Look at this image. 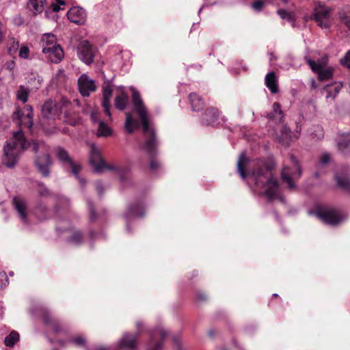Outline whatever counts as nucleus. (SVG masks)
I'll return each mask as SVG.
<instances>
[{"instance_id": "obj_1", "label": "nucleus", "mask_w": 350, "mask_h": 350, "mask_svg": "<svg viewBox=\"0 0 350 350\" xmlns=\"http://www.w3.org/2000/svg\"><path fill=\"white\" fill-rule=\"evenodd\" d=\"M29 147H31L33 151L37 154L35 164L38 171L43 176H48L49 167L52 164L49 155V147L42 141L27 142L23 133L21 131L14 132L12 138L4 147L5 165L10 168L14 167L21 152Z\"/></svg>"}, {"instance_id": "obj_2", "label": "nucleus", "mask_w": 350, "mask_h": 350, "mask_svg": "<svg viewBox=\"0 0 350 350\" xmlns=\"http://www.w3.org/2000/svg\"><path fill=\"white\" fill-rule=\"evenodd\" d=\"M250 174L254 182L255 190L260 195H264L270 200L278 199L283 201L278 180L273 178L269 167L259 165L256 171L254 170Z\"/></svg>"}, {"instance_id": "obj_3", "label": "nucleus", "mask_w": 350, "mask_h": 350, "mask_svg": "<svg viewBox=\"0 0 350 350\" xmlns=\"http://www.w3.org/2000/svg\"><path fill=\"white\" fill-rule=\"evenodd\" d=\"M134 107L142 122L143 133L146 137L144 150L150 155L154 153L157 142L154 129L150 126L146 108L143 104L139 93L134 88H131Z\"/></svg>"}, {"instance_id": "obj_4", "label": "nucleus", "mask_w": 350, "mask_h": 350, "mask_svg": "<svg viewBox=\"0 0 350 350\" xmlns=\"http://www.w3.org/2000/svg\"><path fill=\"white\" fill-rule=\"evenodd\" d=\"M90 162L96 172H100L104 170L114 171L122 180L129 173L128 170L118 165L106 164L102 158L100 150L95 144H92L90 146Z\"/></svg>"}, {"instance_id": "obj_5", "label": "nucleus", "mask_w": 350, "mask_h": 350, "mask_svg": "<svg viewBox=\"0 0 350 350\" xmlns=\"http://www.w3.org/2000/svg\"><path fill=\"white\" fill-rule=\"evenodd\" d=\"M70 105V102L62 97L59 102L53 100H46L42 107V115L44 118L55 119Z\"/></svg>"}, {"instance_id": "obj_6", "label": "nucleus", "mask_w": 350, "mask_h": 350, "mask_svg": "<svg viewBox=\"0 0 350 350\" xmlns=\"http://www.w3.org/2000/svg\"><path fill=\"white\" fill-rule=\"evenodd\" d=\"M307 63L311 70L317 75L319 80L326 81L332 77L334 68L328 64L327 56H324L317 61L308 59Z\"/></svg>"}, {"instance_id": "obj_7", "label": "nucleus", "mask_w": 350, "mask_h": 350, "mask_svg": "<svg viewBox=\"0 0 350 350\" xmlns=\"http://www.w3.org/2000/svg\"><path fill=\"white\" fill-rule=\"evenodd\" d=\"M331 11L330 8L317 2L314 5L312 15L308 16V18L314 20L321 28L328 29L331 23Z\"/></svg>"}, {"instance_id": "obj_8", "label": "nucleus", "mask_w": 350, "mask_h": 350, "mask_svg": "<svg viewBox=\"0 0 350 350\" xmlns=\"http://www.w3.org/2000/svg\"><path fill=\"white\" fill-rule=\"evenodd\" d=\"M308 213L316 216L323 223L332 226L339 224L342 219L336 210L325 206L319 207L314 211H310Z\"/></svg>"}, {"instance_id": "obj_9", "label": "nucleus", "mask_w": 350, "mask_h": 350, "mask_svg": "<svg viewBox=\"0 0 350 350\" xmlns=\"http://www.w3.org/2000/svg\"><path fill=\"white\" fill-rule=\"evenodd\" d=\"M291 161L293 170H291L289 167H284L282 172V178L284 182L288 184V188L293 189L295 188V180L301 176V171L298 161L294 156L291 157Z\"/></svg>"}, {"instance_id": "obj_10", "label": "nucleus", "mask_w": 350, "mask_h": 350, "mask_svg": "<svg viewBox=\"0 0 350 350\" xmlns=\"http://www.w3.org/2000/svg\"><path fill=\"white\" fill-rule=\"evenodd\" d=\"M96 48L88 40H81L77 46V56L86 65L93 63Z\"/></svg>"}, {"instance_id": "obj_11", "label": "nucleus", "mask_w": 350, "mask_h": 350, "mask_svg": "<svg viewBox=\"0 0 350 350\" xmlns=\"http://www.w3.org/2000/svg\"><path fill=\"white\" fill-rule=\"evenodd\" d=\"M56 155L60 161H62L65 165H68L71 169L72 173L77 178L79 179L80 183L83 185L85 183V180L79 176V173L81 170V166L79 163H75L69 156L68 152L62 147H58L56 149Z\"/></svg>"}, {"instance_id": "obj_12", "label": "nucleus", "mask_w": 350, "mask_h": 350, "mask_svg": "<svg viewBox=\"0 0 350 350\" xmlns=\"http://www.w3.org/2000/svg\"><path fill=\"white\" fill-rule=\"evenodd\" d=\"M14 118L18 120L21 126L27 127L29 130L33 126V109L31 106L25 105L21 109H17L14 113Z\"/></svg>"}, {"instance_id": "obj_13", "label": "nucleus", "mask_w": 350, "mask_h": 350, "mask_svg": "<svg viewBox=\"0 0 350 350\" xmlns=\"http://www.w3.org/2000/svg\"><path fill=\"white\" fill-rule=\"evenodd\" d=\"M167 336L166 332L162 327H158L150 333V338L147 345V350H161L163 340Z\"/></svg>"}, {"instance_id": "obj_14", "label": "nucleus", "mask_w": 350, "mask_h": 350, "mask_svg": "<svg viewBox=\"0 0 350 350\" xmlns=\"http://www.w3.org/2000/svg\"><path fill=\"white\" fill-rule=\"evenodd\" d=\"M13 206L21 222L27 225L29 224V211L26 201L22 198L15 197L13 199Z\"/></svg>"}, {"instance_id": "obj_15", "label": "nucleus", "mask_w": 350, "mask_h": 350, "mask_svg": "<svg viewBox=\"0 0 350 350\" xmlns=\"http://www.w3.org/2000/svg\"><path fill=\"white\" fill-rule=\"evenodd\" d=\"M79 90L83 96H90L91 92L96 90L95 82L87 75H81L78 79Z\"/></svg>"}, {"instance_id": "obj_16", "label": "nucleus", "mask_w": 350, "mask_h": 350, "mask_svg": "<svg viewBox=\"0 0 350 350\" xmlns=\"http://www.w3.org/2000/svg\"><path fill=\"white\" fill-rule=\"evenodd\" d=\"M42 53L45 57L53 63H59L64 58V53L60 46L43 48Z\"/></svg>"}, {"instance_id": "obj_17", "label": "nucleus", "mask_w": 350, "mask_h": 350, "mask_svg": "<svg viewBox=\"0 0 350 350\" xmlns=\"http://www.w3.org/2000/svg\"><path fill=\"white\" fill-rule=\"evenodd\" d=\"M68 18L74 23L78 25L83 24L86 21V12L80 7H73L67 12Z\"/></svg>"}, {"instance_id": "obj_18", "label": "nucleus", "mask_w": 350, "mask_h": 350, "mask_svg": "<svg viewBox=\"0 0 350 350\" xmlns=\"http://www.w3.org/2000/svg\"><path fill=\"white\" fill-rule=\"evenodd\" d=\"M137 334H125L120 340L119 348H125L126 350H137Z\"/></svg>"}, {"instance_id": "obj_19", "label": "nucleus", "mask_w": 350, "mask_h": 350, "mask_svg": "<svg viewBox=\"0 0 350 350\" xmlns=\"http://www.w3.org/2000/svg\"><path fill=\"white\" fill-rule=\"evenodd\" d=\"M342 88V84L340 82H335L334 83L327 85L323 88L325 93V98L327 102L334 101L336 97L339 94Z\"/></svg>"}, {"instance_id": "obj_20", "label": "nucleus", "mask_w": 350, "mask_h": 350, "mask_svg": "<svg viewBox=\"0 0 350 350\" xmlns=\"http://www.w3.org/2000/svg\"><path fill=\"white\" fill-rule=\"evenodd\" d=\"M336 144L341 152H350V133L339 134L336 139Z\"/></svg>"}, {"instance_id": "obj_21", "label": "nucleus", "mask_w": 350, "mask_h": 350, "mask_svg": "<svg viewBox=\"0 0 350 350\" xmlns=\"http://www.w3.org/2000/svg\"><path fill=\"white\" fill-rule=\"evenodd\" d=\"M142 208H144V206L142 204H135L129 206L125 214V217L127 221L134 217H143L145 214L144 212L139 211V210H141Z\"/></svg>"}, {"instance_id": "obj_22", "label": "nucleus", "mask_w": 350, "mask_h": 350, "mask_svg": "<svg viewBox=\"0 0 350 350\" xmlns=\"http://www.w3.org/2000/svg\"><path fill=\"white\" fill-rule=\"evenodd\" d=\"M279 127L281 133V135L279 137V141L281 143L288 145L290 142L293 141V138L297 139L298 137L297 135L293 137L291 131L286 125L281 124Z\"/></svg>"}, {"instance_id": "obj_23", "label": "nucleus", "mask_w": 350, "mask_h": 350, "mask_svg": "<svg viewBox=\"0 0 350 350\" xmlns=\"http://www.w3.org/2000/svg\"><path fill=\"white\" fill-rule=\"evenodd\" d=\"M112 94V89L110 85H107L103 90V102L102 105L104 108L105 113L111 117L110 109V98Z\"/></svg>"}, {"instance_id": "obj_24", "label": "nucleus", "mask_w": 350, "mask_h": 350, "mask_svg": "<svg viewBox=\"0 0 350 350\" xmlns=\"http://www.w3.org/2000/svg\"><path fill=\"white\" fill-rule=\"evenodd\" d=\"M218 119V111L215 108H208L202 116V122L206 124H213Z\"/></svg>"}, {"instance_id": "obj_25", "label": "nucleus", "mask_w": 350, "mask_h": 350, "mask_svg": "<svg viewBox=\"0 0 350 350\" xmlns=\"http://www.w3.org/2000/svg\"><path fill=\"white\" fill-rule=\"evenodd\" d=\"M265 81L266 86L271 93L276 94L278 92V79L273 72L267 73Z\"/></svg>"}, {"instance_id": "obj_26", "label": "nucleus", "mask_w": 350, "mask_h": 350, "mask_svg": "<svg viewBox=\"0 0 350 350\" xmlns=\"http://www.w3.org/2000/svg\"><path fill=\"white\" fill-rule=\"evenodd\" d=\"M189 100L192 111H199L204 107V103L202 98L196 93H191L189 95Z\"/></svg>"}, {"instance_id": "obj_27", "label": "nucleus", "mask_w": 350, "mask_h": 350, "mask_svg": "<svg viewBox=\"0 0 350 350\" xmlns=\"http://www.w3.org/2000/svg\"><path fill=\"white\" fill-rule=\"evenodd\" d=\"M335 178L337 182L338 186L347 191H350V178L348 176L347 174H342L337 172L335 175Z\"/></svg>"}, {"instance_id": "obj_28", "label": "nucleus", "mask_w": 350, "mask_h": 350, "mask_svg": "<svg viewBox=\"0 0 350 350\" xmlns=\"http://www.w3.org/2000/svg\"><path fill=\"white\" fill-rule=\"evenodd\" d=\"M283 117V112L281 109L280 104L278 103H274L273 104V111L267 115V118L269 120H273L275 122L281 123Z\"/></svg>"}, {"instance_id": "obj_29", "label": "nucleus", "mask_w": 350, "mask_h": 350, "mask_svg": "<svg viewBox=\"0 0 350 350\" xmlns=\"http://www.w3.org/2000/svg\"><path fill=\"white\" fill-rule=\"evenodd\" d=\"M46 0H29L27 7L34 14L41 13L44 9Z\"/></svg>"}, {"instance_id": "obj_30", "label": "nucleus", "mask_w": 350, "mask_h": 350, "mask_svg": "<svg viewBox=\"0 0 350 350\" xmlns=\"http://www.w3.org/2000/svg\"><path fill=\"white\" fill-rule=\"evenodd\" d=\"M248 164V159L245 155V152H242L237 162V170L241 177L245 180L247 177V174L245 172L246 165Z\"/></svg>"}, {"instance_id": "obj_31", "label": "nucleus", "mask_w": 350, "mask_h": 350, "mask_svg": "<svg viewBox=\"0 0 350 350\" xmlns=\"http://www.w3.org/2000/svg\"><path fill=\"white\" fill-rule=\"evenodd\" d=\"M42 48H51L56 46H60L56 42V37L54 34L48 33H44L41 39Z\"/></svg>"}, {"instance_id": "obj_32", "label": "nucleus", "mask_w": 350, "mask_h": 350, "mask_svg": "<svg viewBox=\"0 0 350 350\" xmlns=\"http://www.w3.org/2000/svg\"><path fill=\"white\" fill-rule=\"evenodd\" d=\"M124 128L129 133H132L135 129L139 128V122L133 118L132 114L130 113H126Z\"/></svg>"}, {"instance_id": "obj_33", "label": "nucleus", "mask_w": 350, "mask_h": 350, "mask_svg": "<svg viewBox=\"0 0 350 350\" xmlns=\"http://www.w3.org/2000/svg\"><path fill=\"white\" fill-rule=\"evenodd\" d=\"M26 79L27 82L31 85L32 88L38 89L40 87L42 79L37 73H28Z\"/></svg>"}, {"instance_id": "obj_34", "label": "nucleus", "mask_w": 350, "mask_h": 350, "mask_svg": "<svg viewBox=\"0 0 350 350\" xmlns=\"http://www.w3.org/2000/svg\"><path fill=\"white\" fill-rule=\"evenodd\" d=\"M112 134V129L103 121L98 122L97 135L107 137Z\"/></svg>"}, {"instance_id": "obj_35", "label": "nucleus", "mask_w": 350, "mask_h": 350, "mask_svg": "<svg viewBox=\"0 0 350 350\" xmlns=\"http://www.w3.org/2000/svg\"><path fill=\"white\" fill-rule=\"evenodd\" d=\"M127 104L128 97L124 92H122L120 94L116 96L115 99V106L118 109H124Z\"/></svg>"}, {"instance_id": "obj_36", "label": "nucleus", "mask_w": 350, "mask_h": 350, "mask_svg": "<svg viewBox=\"0 0 350 350\" xmlns=\"http://www.w3.org/2000/svg\"><path fill=\"white\" fill-rule=\"evenodd\" d=\"M341 22L350 29V6H345L339 13Z\"/></svg>"}, {"instance_id": "obj_37", "label": "nucleus", "mask_w": 350, "mask_h": 350, "mask_svg": "<svg viewBox=\"0 0 350 350\" xmlns=\"http://www.w3.org/2000/svg\"><path fill=\"white\" fill-rule=\"evenodd\" d=\"M29 94V90L28 88L24 85H20L16 93V98L25 103L27 100Z\"/></svg>"}, {"instance_id": "obj_38", "label": "nucleus", "mask_w": 350, "mask_h": 350, "mask_svg": "<svg viewBox=\"0 0 350 350\" xmlns=\"http://www.w3.org/2000/svg\"><path fill=\"white\" fill-rule=\"evenodd\" d=\"M19 340V334L16 331H12L4 340L5 346L12 347Z\"/></svg>"}, {"instance_id": "obj_39", "label": "nucleus", "mask_w": 350, "mask_h": 350, "mask_svg": "<svg viewBox=\"0 0 350 350\" xmlns=\"http://www.w3.org/2000/svg\"><path fill=\"white\" fill-rule=\"evenodd\" d=\"M82 241L83 235L79 231L75 232L69 239V241L74 245H78L81 243Z\"/></svg>"}, {"instance_id": "obj_40", "label": "nucleus", "mask_w": 350, "mask_h": 350, "mask_svg": "<svg viewBox=\"0 0 350 350\" xmlns=\"http://www.w3.org/2000/svg\"><path fill=\"white\" fill-rule=\"evenodd\" d=\"M70 341L76 346L86 347V340L85 338L81 335L72 338Z\"/></svg>"}, {"instance_id": "obj_41", "label": "nucleus", "mask_w": 350, "mask_h": 350, "mask_svg": "<svg viewBox=\"0 0 350 350\" xmlns=\"http://www.w3.org/2000/svg\"><path fill=\"white\" fill-rule=\"evenodd\" d=\"M312 138L321 139L324 137V132L321 126H317L314 128V132L311 133Z\"/></svg>"}, {"instance_id": "obj_42", "label": "nucleus", "mask_w": 350, "mask_h": 350, "mask_svg": "<svg viewBox=\"0 0 350 350\" xmlns=\"http://www.w3.org/2000/svg\"><path fill=\"white\" fill-rule=\"evenodd\" d=\"M70 204L69 200L66 197H61L59 200L58 204L55 206V212H58L61 208L60 205H63V208L66 209Z\"/></svg>"}, {"instance_id": "obj_43", "label": "nucleus", "mask_w": 350, "mask_h": 350, "mask_svg": "<svg viewBox=\"0 0 350 350\" xmlns=\"http://www.w3.org/2000/svg\"><path fill=\"white\" fill-rule=\"evenodd\" d=\"M340 64L350 70V50L348 51L344 57L340 59Z\"/></svg>"}, {"instance_id": "obj_44", "label": "nucleus", "mask_w": 350, "mask_h": 350, "mask_svg": "<svg viewBox=\"0 0 350 350\" xmlns=\"http://www.w3.org/2000/svg\"><path fill=\"white\" fill-rule=\"evenodd\" d=\"M70 226V222L68 221L59 219L57 224V230L58 231H64L68 229Z\"/></svg>"}, {"instance_id": "obj_45", "label": "nucleus", "mask_w": 350, "mask_h": 350, "mask_svg": "<svg viewBox=\"0 0 350 350\" xmlns=\"http://www.w3.org/2000/svg\"><path fill=\"white\" fill-rule=\"evenodd\" d=\"M55 3L52 2L51 4V5L53 7V10L54 12H58L63 9V7L65 5V2L62 0H55Z\"/></svg>"}, {"instance_id": "obj_46", "label": "nucleus", "mask_w": 350, "mask_h": 350, "mask_svg": "<svg viewBox=\"0 0 350 350\" xmlns=\"http://www.w3.org/2000/svg\"><path fill=\"white\" fill-rule=\"evenodd\" d=\"M331 160V155L329 153L323 154L319 159V165L321 166H324Z\"/></svg>"}, {"instance_id": "obj_47", "label": "nucleus", "mask_w": 350, "mask_h": 350, "mask_svg": "<svg viewBox=\"0 0 350 350\" xmlns=\"http://www.w3.org/2000/svg\"><path fill=\"white\" fill-rule=\"evenodd\" d=\"M264 4V1L261 0H256L252 3V8H253L254 10L256 12H260L262 10Z\"/></svg>"}, {"instance_id": "obj_48", "label": "nucleus", "mask_w": 350, "mask_h": 350, "mask_svg": "<svg viewBox=\"0 0 350 350\" xmlns=\"http://www.w3.org/2000/svg\"><path fill=\"white\" fill-rule=\"evenodd\" d=\"M29 50L26 46H23L19 50V57L23 59H27L29 57Z\"/></svg>"}, {"instance_id": "obj_49", "label": "nucleus", "mask_w": 350, "mask_h": 350, "mask_svg": "<svg viewBox=\"0 0 350 350\" xmlns=\"http://www.w3.org/2000/svg\"><path fill=\"white\" fill-rule=\"evenodd\" d=\"M38 191L40 196H45L49 195V189L43 184L38 183Z\"/></svg>"}, {"instance_id": "obj_50", "label": "nucleus", "mask_w": 350, "mask_h": 350, "mask_svg": "<svg viewBox=\"0 0 350 350\" xmlns=\"http://www.w3.org/2000/svg\"><path fill=\"white\" fill-rule=\"evenodd\" d=\"M8 276L4 271H0V288L7 284Z\"/></svg>"}, {"instance_id": "obj_51", "label": "nucleus", "mask_w": 350, "mask_h": 350, "mask_svg": "<svg viewBox=\"0 0 350 350\" xmlns=\"http://www.w3.org/2000/svg\"><path fill=\"white\" fill-rule=\"evenodd\" d=\"M90 116L92 122H97L98 124V122L101 121L99 119V113L97 110H93L91 113Z\"/></svg>"}, {"instance_id": "obj_52", "label": "nucleus", "mask_w": 350, "mask_h": 350, "mask_svg": "<svg viewBox=\"0 0 350 350\" xmlns=\"http://www.w3.org/2000/svg\"><path fill=\"white\" fill-rule=\"evenodd\" d=\"M51 326H52V328H53L54 332L56 334H58L64 330L62 327V326L60 325H59L57 322H52Z\"/></svg>"}, {"instance_id": "obj_53", "label": "nucleus", "mask_w": 350, "mask_h": 350, "mask_svg": "<svg viewBox=\"0 0 350 350\" xmlns=\"http://www.w3.org/2000/svg\"><path fill=\"white\" fill-rule=\"evenodd\" d=\"M278 14L280 16V17L283 19H288L289 20L291 18V15L288 12L284 10H278Z\"/></svg>"}, {"instance_id": "obj_54", "label": "nucleus", "mask_w": 350, "mask_h": 350, "mask_svg": "<svg viewBox=\"0 0 350 350\" xmlns=\"http://www.w3.org/2000/svg\"><path fill=\"white\" fill-rule=\"evenodd\" d=\"M159 166H160V164H159V161H157V160L152 159L150 161V167L152 171H155L156 170H157L159 167Z\"/></svg>"}, {"instance_id": "obj_55", "label": "nucleus", "mask_w": 350, "mask_h": 350, "mask_svg": "<svg viewBox=\"0 0 350 350\" xmlns=\"http://www.w3.org/2000/svg\"><path fill=\"white\" fill-rule=\"evenodd\" d=\"M88 204L89 211H90V220L93 221L96 219V215H95V213H94V211L93 209V206H92V204H91V202L88 201Z\"/></svg>"}, {"instance_id": "obj_56", "label": "nucleus", "mask_w": 350, "mask_h": 350, "mask_svg": "<svg viewBox=\"0 0 350 350\" xmlns=\"http://www.w3.org/2000/svg\"><path fill=\"white\" fill-rule=\"evenodd\" d=\"M5 66L6 68V69L12 71V70H13V69L15 66V63L14 61H9V62H6Z\"/></svg>"}, {"instance_id": "obj_57", "label": "nucleus", "mask_w": 350, "mask_h": 350, "mask_svg": "<svg viewBox=\"0 0 350 350\" xmlns=\"http://www.w3.org/2000/svg\"><path fill=\"white\" fill-rule=\"evenodd\" d=\"M96 189L98 191V192L101 191L102 189V184L101 183L98 182L96 183Z\"/></svg>"}, {"instance_id": "obj_58", "label": "nucleus", "mask_w": 350, "mask_h": 350, "mask_svg": "<svg viewBox=\"0 0 350 350\" xmlns=\"http://www.w3.org/2000/svg\"><path fill=\"white\" fill-rule=\"evenodd\" d=\"M141 326H142V323L141 322H137L136 323V327H137V329L139 332L140 331Z\"/></svg>"}, {"instance_id": "obj_59", "label": "nucleus", "mask_w": 350, "mask_h": 350, "mask_svg": "<svg viewBox=\"0 0 350 350\" xmlns=\"http://www.w3.org/2000/svg\"><path fill=\"white\" fill-rule=\"evenodd\" d=\"M295 131L297 133H300L301 131V126L297 124Z\"/></svg>"}, {"instance_id": "obj_60", "label": "nucleus", "mask_w": 350, "mask_h": 350, "mask_svg": "<svg viewBox=\"0 0 350 350\" xmlns=\"http://www.w3.org/2000/svg\"><path fill=\"white\" fill-rule=\"evenodd\" d=\"M44 320L45 321L46 323L49 324L50 323L49 321V319L47 316H46L44 318Z\"/></svg>"}, {"instance_id": "obj_61", "label": "nucleus", "mask_w": 350, "mask_h": 350, "mask_svg": "<svg viewBox=\"0 0 350 350\" xmlns=\"http://www.w3.org/2000/svg\"><path fill=\"white\" fill-rule=\"evenodd\" d=\"M59 75H63V74H64L63 70H59Z\"/></svg>"}, {"instance_id": "obj_62", "label": "nucleus", "mask_w": 350, "mask_h": 350, "mask_svg": "<svg viewBox=\"0 0 350 350\" xmlns=\"http://www.w3.org/2000/svg\"><path fill=\"white\" fill-rule=\"evenodd\" d=\"M204 6H205V4H204V5H202V7L200 9V10H199V13L202 11V8H203Z\"/></svg>"}, {"instance_id": "obj_63", "label": "nucleus", "mask_w": 350, "mask_h": 350, "mask_svg": "<svg viewBox=\"0 0 350 350\" xmlns=\"http://www.w3.org/2000/svg\"><path fill=\"white\" fill-rule=\"evenodd\" d=\"M282 1L284 3H286L288 1V0H282Z\"/></svg>"}, {"instance_id": "obj_64", "label": "nucleus", "mask_w": 350, "mask_h": 350, "mask_svg": "<svg viewBox=\"0 0 350 350\" xmlns=\"http://www.w3.org/2000/svg\"><path fill=\"white\" fill-rule=\"evenodd\" d=\"M274 297H277L278 296V294L275 293L273 295Z\"/></svg>"}]
</instances>
